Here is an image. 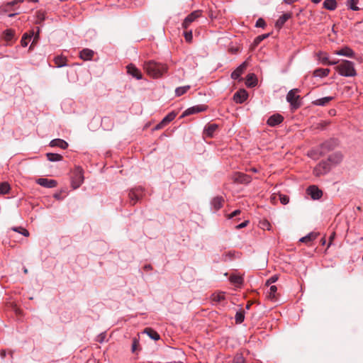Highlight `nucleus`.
<instances>
[{
  "instance_id": "1",
  "label": "nucleus",
  "mask_w": 363,
  "mask_h": 363,
  "mask_svg": "<svg viewBox=\"0 0 363 363\" xmlns=\"http://www.w3.org/2000/svg\"><path fill=\"white\" fill-rule=\"evenodd\" d=\"M144 69L150 76L157 78L161 77L167 69L165 65L157 63L153 61L145 62Z\"/></svg>"
},
{
  "instance_id": "2",
  "label": "nucleus",
  "mask_w": 363,
  "mask_h": 363,
  "mask_svg": "<svg viewBox=\"0 0 363 363\" xmlns=\"http://www.w3.org/2000/svg\"><path fill=\"white\" fill-rule=\"evenodd\" d=\"M335 69L343 77H350L357 75L354 63L349 60H342Z\"/></svg>"
},
{
  "instance_id": "3",
  "label": "nucleus",
  "mask_w": 363,
  "mask_h": 363,
  "mask_svg": "<svg viewBox=\"0 0 363 363\" xmlns=\"http://www.w3.org/2000/svg\"><path fill=\"white\" fill-rule=\"evenodd\" d=\"M299 90L294 89L290 90L286 95V101L291 104L294 108H297L300 106V96L298 95Z\"/></svg>"
},
{
  "instance_id": "4",
  "label": "nucleus",
  "mask_w": 363,
  "mask_h": 363,
  "mask_svg": "<svg viewBox=\"0 0 363 363\" xmlns=\"http://www.w3.org/2000/svg\"><path fill=\"white\" fill-rule=\"evenodd\" d=\"M84 182L83 170L80 167H76L72 179V186L74 189L79 188Z\"/></svg>"
},
{
  "instance_id": "5",
  "label": "nucleus",
  "mask_w": 363,
  "mask_h": 363,
  "mask_svg": "<svg viewBox=\"0 0 363 363\" xmlns=\"http://www.w3.org/2000/svg\"><path fill=\"white\" fill-rule=\"evenodd\" d=\"M330 169V164L328 162H320L313 169V174L315 177H320L327 174Z\"/></svg>"
},
{
  "instance_id": "6",
  "label": "nucleus",
  "mask_w": 363,
  "mask_h": 363,
  "mask_svg": "<svg viewBox=\"0 0 363 363\" xmlns=\"http://www.w3.org/2000/svg\"><path fill=\"white\" fill-rule=\"evenodd\" d=\"M143 190L141 187L133 189L129 192V199L130 203L134 205L138 202L143 196Z\"/></svg>"
},
{
  "instance_id": "7",
  "label": "nucleus",
  "mask_w": 363,
  "mask_h": 363,
  "mask_svg": "<svg viewBox=\"0 0 363 363\" xmlns=\"http://www.w3.org/2000/svg\"><path fill=\"white\" fill-rule=\"evenodd\" d=\"M207 109V106L203 104L196 105L187 108L182 115V117H185L191 114L205 111Z\"/></svg>"
},
{
  "instance_id": "8",
  "label": "nucleus",
  "mask_w": 363,
  "mask_h": 363,
  "mask_svg": "<svg viewBox=\"0 0 363 363\" xmlns=\"http://www.w3.org/2000/svg\"><path fill=\"white\" fill-rule=\"evenodd\" d=\"M200 16V11H194V12H192L186 17L182 24L183 27L186 29L189 26V25L196 18H198Z\"/></svg>"
},
{
  "instance_id": "9",
  "label": "nucleus",
  "mask_w": 363,
  "mask_h": 363,
  "mask_svg": "<svg viewBox=\"0 0 363 363\" xmlns=\"http://www.w3.org/2000/svg\"><path fill=\"white\" fill-rule=\"evenodd\" d=\"M336 145V142L334 140H330L325 141L320 146V155H324L326 154L329 150L334 148V147Z\"/></svg>"
},
{
  "instance_id": "10",
  "label": "nucleus",
  "mask_w": 363,
  "mask_h": 363,
  "mask_svg": "<svg viewBox=\"0 0 363 363\" xmlns=\"http://www.w3.org/2000/svg\"><path fill=\"white\" fill-rule=\"evenodd\" d=\"M233 180L238 183L248 184L251 182V178L245 174L236 172L233 175Z\"/></svg>"
},
{
  "instance_id": "11",
  "label": "nucleus",
  "mask_w": 363,
  "mask_h": 363,
  "mask_svg": "<svg viewBox=\"0 0 363 363\" xmlns=\"http://www.w3.org/2000/svg\"><path fill=\"white\" fill-rule=\"evenodd\" d=\"M36 183L46 188H53L55 187L57 184L56 180L54 179H48L45 178H39L36 180Z\"/></svg>"
},
{
  "instance_id": "12",
  "label": "nucleus",
  "mask_w": 363,
  "mask_h": 363,
  "mask_svg": "<svg viewBox=\"0 0 363 363\" xmlns=\"http://www.w3.org/2000/svg\"><path fill=\"white\" fill-rule=\"evenodd\" d=\"M248 94L245 89H240L234 96L233 99L238 104H242L247 99Z\"/></svg>"
},
{
  "instance_id": "13",
  "label": "nucleus",
  "mask_w": 363,
  "mask_h": 363,
  "mask_svg": "<svg viewBox=\"0 0 363 363\" xmlns=\"http://www.w3.org/2000/svg\"><path fill=\"white\" fill-rule=\"evenodd\" d=\"M307 192L313 199H319L323 195L322 191L315 186H309Z\"/></svg>"
},
{
  "instance_id": "14",
  "label": "nucleus",
  "mask_w": 363,
  "mask_h": 363,
  "mask_svg": "<svg viewBox=\"0 0 363 363\" xmlns=\"http://www.w3.org/2000/svg\"><path fill=\"white\" fill-rule=\"evenodd\" d=\"M127 72L130 75L133 76L137 79H141L143 77L140 71L135 65L132 64L128 65L127 66Z\"/></svg>"
},
{
  "instance_id": "15",
  "label": "nucleus",
  "mask_w": 363,
  "mask_h": 363,
  "mask_svg": "<svg viewBox=\"0 0 363 363\" xmlns=\"http://www.w3.org/2000/svg\"><path fill=\"white\" fill-rule=\"evenodd\" d=\"M283 116L280 114H274L270 116L267 120V124L269 126H275L283 121Z\"/></svg>"
},
{
  "instance_id": "16",
  "label": "nucleus",
  "mask_w": 363,
  "mask_h": 363,
  "mask_svg": "<svg viewBox=\"0 0 363 363\" xmlns=\"http://www.w3.org/2000/svg\"><path fill=\"white\" fill-rule=\"evenodd\" d=\"M335 55L345 56L347 57H354V52L349 47H344L339 50L335 52Z\"/></svg>"
},
{
  "instance_id": "17",
  "label": "nucleus",
  "mask_w": 363,
  "mask_h": 363,
  "mask_svg": "<svg viewBox=\"0 0 363 363\" xmlns=\"http://www.w3.org/2000/svg\"><path fill=\"white\" fill-rule=\"evenodd\" d=\"M247 67V62H244L242 63L235 71H233L231 74V77L233 79H238L243 73L245 69Z\"/></svg>"
},
{
  "instance_id": "18",
  "label": "nucleus",
  "mask_w": 363,
  "mask_h": 363,
  "mask_svg": "<svg viewBox=\"0 0 363 363\" xmlns=\"http://www.w3.org/2000/svg\"><path fill=\"white\" fill-rule=\"evenodd\" d=\"M291 17V13H286L281 16L278 20L276 21L275 26L276 28L280 29L284 24Z\"/></svg>"
},
{
  "instance_id": "19",
  "label": "nucleus",
  "mask_w": 363,
  "mask_h": 363,
  "mask_svg": "<svg viewBox=\"0 0 363 363\" xmlns=\"http://www.w3.org/2000/svg\"><path fill=\"white\" fill-rule=\"evenodd\" d=\"M50 145L51 147H59L63 150H65L68 147V144L66 141L59 138L51 140Z\"/></svg>"
},
{
  "instance_id": "20",
  "label": "nucleus",
  "mask_w": 363,
  "mask_h": 363,
  "mask_svg": "<svg viewBox=\"0 0 363 363\" xmlns=\"http://www.w3.org/2000/svg\"><path fill=\"white\" fill-rule=\"evenodd\" d=\"M217 128L218 125L215 123L208 124L204 128V134L208 137H212Z\"/></svg>"
},
{
  "instance_id": "21",
  "label": "nucleus",
  "mask_w": 363,
  "mask_h": 363,
  "mask_svg": "<svg viewBox=\"0 0 363 363\" xmlns=\"http://www.w3.org/2000/svg\"><path fill=\"white\" fill-rule=\"evenodd\" d=\"M94 55V51L89 49H84L80 52L79 56L84 60H89Z\"/></svg>"
},
{
  "instance_id": "22",
  "label": "nucleus",
  "mask_w": 363,
  "mask_h": 363,
  "mask_svg": "<svg viewBox=\"0 0 363 363\" xmlns=\"http://www.w3.org/2000/svg\"><path fill=\"white\" fill-rule=\"evenodd\" d=\"M333 99V96H326L320 99H318L313 101V104L315 106H325Z\"/></svg>"
},
{
  "instance_id": "23",
  "label": "nucleus",
  "mask_w": 363,
  "mask_h": 363,
  "mask_svg": "<svg viewBox=\"0 0 363 363\" xmlns=\"http://www.w3.org/2000/svg\"><path fill=\"white\" fill-rule=\"evenodd\" d=\"M223 203V199L220 196L215 197L211 201V205L216 211L220 209L222 207Z\"/></svg>"
},
{
  "instance_id": "24",
  "label": "nucleus",
  "mask_w": 363,
  "mask_h": 363,
  "mask_svg": "<svg viewBox=\"0 0 363 363\" xmlns=\"http://www.w3.org/2000/svg\"><path fill=\"white\" fill-rule=\"evenodd\" d=\"M143 333H146L151 339L154 340H158L160 339V335L152 328H145L143 331Z\"/></svg>"
},
{
  "instance_id": "25",
  "label": "nucleus",
  "mask_w": 363,
  "mask_h": 363,
  "mask_svg": "<svg viewBox=\"0 0 363 363\" xmlns=\"http://www.w3.org/2000/svg\"><path fill=\"white\" fill-rule=\"evenodd\" d=\"M342 156L340 152H335L329 157V163L338 164L341 162Z\"/></svg>"
},
{
  "instance_id": "26",
  "label": "nucleus",
  "mask_w": 363,
  "mask_h": 363,
  "mask_svg": "<svg viewBox=\"0 0 363 363\" xmlns=\"http://www.w3.org/2000/svg\"><path fill=\"white\" fill-rule=\"evenodd\" d=\"M247 86L253 87L257 84V78L254 74H249L247 76V79L245 82Z\"/></svg>"
},
{
  "instance_id": "27",
  "label": "nucleus",
  "mask_w": 363,
  "mask_h": 363,
  "mask_svg": "<svg viewBox=\"0 0 363 363\" xmlns=\"http://www.w3.org/2000/svg\"><path fill=\"white\" fill-rule=\"evenodd\" d=\"M54 61L57 67H62L67 65V58L62 55L55 57Z\"/></svg>"
},
{
  "instance_id": "28",
  "label": "nucleus",
  "mask_w": 363,
  "mask_h": 363,
  "mask_svg": "<svg viewBox=\"0 0 363 363\" xmlns=\"http://www.w3.org/2000/svg\"><path fill=\"white\" fill-rule=\"evenodd\" d=\"M330 73L329 69H322L318 68L314 70L313 72V76L314 77H327Z\"/></svg>"
},
{
  "instance_id": "29",
  "label": "nucleus",
  "mask_w": 363,
  "mask_h": 363,
  "mask_svg": "<svg viewBox=\"0 0 363 363\" xmlns=\"http://www.w3.org/2000/svg\"><path fill=\"white\" fill-rule=\"evenodd\" d=\"M323 6L328 10L333 11L337 7V3L335 0H325L323 2Z\"/></svg>"
},
{
  "instance_id": "30",
  "label": "nucleus",
  "mask_w": 363,
  "mask_h": 363,
  "mask_svg": "<svg viewBox=\"0 0 363 363\" xmlns=\"http://www.w3.org/2000/svg\"><path fill=\"white\" fill-rule=\"evenodd\" d=\"M211 301L215 303H220L225 299V295L223 292L214 293L211 295Z\"/></svg>"
},
{
  "instance_id": "31",
  "label": "nucleus",
  "mask_w": 363,
  "mask_h": 363,
  "mask_svg": "<svg viewBox=\"0 0 363 363\" xmlns=\"http://www.w3.org/2000/svg\"><path fill=\"white\" fill-rule=\"evenodd\" d=\"M359 4V0H347L346 5L348 7V9L352 10V11H359V8L357 6Z\"/></svg>"
},
{
  "instance_id": "32",
  "label": "nucleus",
  "mask_w": 363,
  "mask_h": 363,
  "mask_svg": "<svg viewBox=\"0 0 363 363\" xmlns=\"http://www.w3.org/2000/svg\"><path fill=\"white\" fill-rule=\"evenodd\" d=\"M320 147L316 149H313L310 150L307 155L309 157L312 158L313 160H318L321 155H320Z\"/></svg>"
},
{
  "instance_id": "33",
  "label": "nucleus",
  "mask_w": 363,
  "mask_h": 363,
  "mask_svg": "<svg viewBox=\"0 0 363 363\" xmlns=\"http://www.w3.org/2000/svg\"><path fill=\"white\" fill-rule=\"evenodd\" d=\"M47 158L50 162H57L62 159V155L56 153H47Z\"/></svg>"
},
{
  "instance_id": "34",
  "label": "nucleus",
  "mask_w": 363,
  "mask_h": 363,
  "mask_svg": "<svg viewBox=\"0 0 363 363\" xmlns=\"http://www.w3.org/2000/svg\"><path fill=\"white\" fill-rule=\"evenodd\" d=\"M13 36L14 31L11 29L6 30L4 32V39L7 42L11 41L13 39Z\"/></svg>"
},
{
  "instance_id": "35",
  "label": "nucleus",
  "mask_w": 363,
  "mask_h": 363,
  "mask_svg": "<svg viewBox=\"0 0 363 363\" xmlns=\"http://www.w3.org/2000/svg\"><path fill=\"white\" fill-rule=\"evenodd\" d=\"M176 117V113L174 112H171L168 115H167L162 120V123L164 125L168 124L169 122L173 121L174 118Z\"/></svg>"
},
{
  "instance_id": "36",
  "label": "nucleus",
  "mask_w": 363,
  "mask_h": 363,
  "mask_svg": "<svg viewBox=\"0 0 363 363\" xmlns=\"http://www.w3.org/2000/svg\"><path fill=\"white\" fill-rule=\"evenodd\" d=\"M11 230L14 232H17V233L24 235L25 237H28L30 235L29 232L23 227H13L11 228Z\"/></svg>"
},
{
  "instance_id": "37",
  "label": "nucleus",
  "mask_w": 363,
  "mask_h": 363,
  "mask_svg": "<svg viewBox=\"0 0 363 363\" xmlns=\"http://www.w3.org/2000/svg\"><path fill=\"white\" fill-rule=\"evenodd\" d=\"M190 89L189 86H180L176 89L175 94L177 96H180L185 94Z\"/></svg>"
},
{
  "instance_id": "38",
  "label": "nucleus",
  "mask_w": 363,
  "mask_h": 363,
  "mask_svg": "<svg viewBox=\"0 0 363 363\" xmlns=\"http://www.w3.org/2000/svg\"><path fill=\"white\" fill-rule=\"evenodd\" d=\"M230 280L232 283L235 285H240L242 282V278L240 276L232 275L230 277Z\"/></svg>"
},
{
  "instance_id": "39",
  "label": "nucleus",
  "mask_w": 363,
  "mask_h": 363,
  "mask_svg": "<svg viewBox=\"0 0 363 363\" xmlns=\"http://www.w3.org/2000/svg\"><path fill=\"white\" fill-rule=\"evenodd\" d=\"M318 60H320L324 65H327L329 61V58H328V55L323 52L318 53Z\"/></svg>"
},
{
  "instance_id": "40",
  "label": "nucleus",
  "mask_w": 363,
  "mask_h": 363,
  "mask_svg": "<svg viewBox=\"0 0 363 363\" xmlns=\"http://www.w3.org/2000/svg\"><path fill=\"white\" fill-rule=\"evenodd\" d=\"M10 186L7 183H2L0 184V194H5L9 192Z\"/></svg>"
},
{
  "instance_id": "41",
  "label": "nucleus",
  "mask_w": 363,
  "mask_h": 363,
  "mask_svg": "<svg viewBox=\"0 0 363 363\" xmlns=\"http://www.w3.org/2000/svg\"><path fill=\"white\" fill-rule=\"evenodd\" d=\"M277 291V288L276 286H271L269 288L268 297L270 299H274L276 298V292Z\"/></svg>"
},
{
  "instance_id": "42",
  "label": "nucleus",
  "mask_w": 363,
  "mask_h": 363,
  "mask_svg": "<svg viewBox=\"0 0 363 363\" xmlns=\"http://www.w3.org/2000/svg\"><path fill=\"white\" fill-rule=\"evenodd\" d=\"M235 318L236 323H241L245 319L244 313L242 311H238Z\"/></svg>"
},
{
  "instance_id": "43",
  "label": "nucleus",
  "mask_w": 363,
  "mask_h": 363,
  "mask_svg": "<svg viewBox=\"0 0 363 363\" xmlns=\"http://www.w3.org/2000/svg\"><path fill=\"white\" fill-rule=\"evenodd\" d=\"M316 235L313 233H310L308 235L303 237L300 239L301 242H306L308 241H311L315 238Z\"/></svg>"
},
{
  "instance_id": "44",
  "label": "nucleus",
  "mask_w": 363,
  "mask_h": 363,
  "mask_svg": "<svg viewBox=\"0 0 363 363\" xmlns=\"http://www.w3.org/2000/svg\"><path fill=\"white\" fill-rule=\"evenodd\" d=\"M31 36L30 35H28V34H24L22 39H21V45L23 47H26L28 45V39H30Z\"/></svg>"
},
{
  "instance_id": "45",
  "label": "nucleus",
  "mask_w": 363,
  "mask_h": 363,
  "mask_svg": "<svg viewBox=\"0 0 363 363\" xmlns=\"http://www.w3.org/2000/svg\"><path fill=\"white\" fill-rule=\"evenodd\" d=\"M280 201L282 204H286L289 201V199L287 196L285 195H280L279 196Z\"/></svg>"
},
{
  "instance_id": "46",
  "label": "nucleus",
  "mask_w": 363,
  "mask_h": 363,
  "mask_svg": "<svg viewBox=\"0 0 363 363\" xmlns=\"http://www.w3.org/2000/svg\"><path fill=\"white\" fill-rule=\"evenodd\" d=\"M139 345V341L137 338H134L133 339V344H132V352H135V350H137V347Z\"/></svg>"
},
{
  "instance_id": "47",
  "label": "nucleus",
  "mask_w": 363,
  "mask_h": 363,
  "mask_svg": "<svg viewBox=\"0 0 363 363\" xmlns=\"http://www.w3.org/2000/svg\"><path fill=\"white\" fill-rule=\"evenodd\" d=\"M256 27L264 28L265 26V22L262 18H259L256 22Z\"/></svg>"
},
{
  "instance_id": "48",
  "label": "nucleus",
  "mask_w": 363,
  "mask_h": 363,
  "mask_svg": "<svg viewBox=\"0 0 363 363\" xmlns=\"http://www.w3.org/2000/svg\"><path fill=\"white\" fill-rule=\"evenodd\" d=\"M106 333H102L99 334L96 337V341H98L101 343L103 342L106 339Z\"/></svg>"
},
{
  "instance_id": "49",
  "label": "nucleus",
  "mask_w": 363,
  "mask_h": 363,
  "mask_svg": "<svg viewBox=\"0 0 363 363\" xmlns=\"http://www.w3.org/2000/svg\"><path fill=\"white\" fill-rule=\"evenodd\" d=\"M185 39L187 42H191L192 39V33L191 31L186 32L184 33Z\"/></svg>"
},
{
  "instance_id": "50",
  "label": "nucleus",
  "mask_w": 363,
  "mask_h": 363,
  "mask_svg": "<svg viewBox=\"0 0 363 363\" xmlns=\"http://www.w3.org/2000/svg\"><path fill=\"white\" fill-rule=\"evenodd\" d=\"M278 279V277L274 275V276H272V277H270L267 281V284H272V283H274L277 281Z\"/></svg>"
},
{
  "instance_id": "51",
  "label": "nucleus",
  "mask_w": 363,
  "mask_h": 363,
  "mask_svg": "<svg viewBox=\"0 0 363 363\" xmlns=\"http://www.w3.org/2000/svg\"><path fill=\"white\" fill-rule=\"evenodd\" d=\"M235 363H244V358L241 355H237L235 357Z\"/></svg>"
},
{
  "instance_id": "52",
  "label": "nucleus",
  "mask_w": 363,
  "mask_h": 363,
  "mask_svg": "<svg viewBox=\"0 0 363 363\" xmlns=\"http://www.w3.org/2000/svg\"><path fill=\"white\" fill-rule=\"evenodd\" d=\"M249 221L248 220H245L244 222L241 223L240 224L236 225V228L237 229H241L242 228H245L247 225Z\"/></svg>"
},
{
  "instance_id": "53",
  "label": "nucleus",
  "mask_w": 363,
  "mask_h": 363,
  "mask_svg": "<svg viewBox=\"0 0 363 363\" xmlns=\"http://www.w3.org/2000/svg\"><path fill=\"white\" fill-rule=\"evenodd\" d=\"M269 36V34H264V35H259L257 38H256V43H259L261 42L262 40H263L264 39H265L267 37Z\"/></svg>"
},
{
  "instance_id": "54",
  "label": "nucleus",
  "mask_w": 363,
  "mask_h": 363,
  "mask_svg": "<svg viewBox=\"0 0 363 363\" xmlns=\"http://www.w3.org/2000/svg\"><path fill=\"white\" fill-rule=\"evenodd\" d=\"M240 213V210H235L228 216V218H233Z\"/></svg>"
},
{
  "instance_id": "55",
  "label": "nucleus",
  "mask_w": 363,
  "mask_h": 363,
  "mask_svg": "<svg viewBox=\"0 0 363 363\" xmlns=\"http://www.w3.org/2000/svg\"><path fill=\"white\" fill-rule=\"evenodd\" d=\"M38 20L37 21L38 23H39L40 21H43L45 19V14L43 13H39L38 14Z\"/></svg>"
},
{
  "instance_id": "56",
  "label": "nucleus",
  "mask_w": 363,
  "mask_h": 363,
  "mask_svg": "<svg viewBox=\"0 0 363 363\" xmlns=\"http://www.w3.org/2000/svg\"><path fill=\"white\" fill-rule=\"evenodd\" d=\"M165 125H164V123H162V121H161L160 123H158L155 128H154L155 130H160L161 128H162L163 127H164Z\"/></svg>"
},
{
  "instance_id": "57",
  "label": "nucleus",
  "mask_w": 363,
  "mask_h": 363,
  "mask_svg": "<svg viewBox=\"0 0 363 363\" xmlns=\"http://www.w3.org/2000/svg\"><path fill=\"white\" fill-rule=\"evenodd\" d=\"M337 61H335V60H330L328 61V64L327 65H336L337 64Z\"/></svg>"
},
{
  "instance_id": "58",
  "label": "nucleus",
  "mask_w": 363,
  "mask_h": 363,
  "mask_svg": "<svg viewBox=\"0 0 363 363\" xmlns=\"http://www.w3.org/2000/svg\"><path fill=\"white\" fill-rule=\"evenodd\" d=\"M0 355L2 358H4L5 356H6V351L5 350H1V352H0Z\"/></svg>"
},
{
  "instance_id": "59",
  "label": "nucleus",
  "mask_w": 363,
  "mask_h": 363,
  "mask_svg": "<svg viewBox=\"0 0 363 363\" xmlns=\"http://www.w3.org/2000/svg\"><path fill=\"white\" fill-rule=\"evenodd\" d=\"M54 197H55L56 199H58V200L61 199L60 194H55L54 195Z\"/></svg>"
},
{
  "instance_id": "60",
  "label": "nucleus",
  "mask_w": 363,
  "mask_h": 363,
  "mask_svg": "<svg viewBox=\"0 0 363 363\" xmlns=\"http://www.w3.org/2000/svg\"><path fill=\"white\" fill-rule=\"evenodd\" d=\"M16 4H17V2L16 1V0H13V1H11V2H9L8 4L10 5V6H13V5Z\"/></svg>"
},
{
  "instance_id": "61",
  "label": "nucleus",
  "mask_w": 363,
  "mask_h": 363,
  "mask_svg": "<svg viewBox=\"0 0 363 363\" xmlns=\"http://www.w3.org/2000/svg\"><path fill=\"white\" fill-rule=\"evenodd\" d=\"M330 122L329 121H324L323 123H321L323 125V126H325L327 125L328 124H329Z\"/></svg>"
},
{
  "instance_id": "62",
  "label": "nucleus",
  "mask_w": 363,
  "mask_h": 363,
  "mask_svg": "<svg viewBox=\"0 0 363 363\" xmlns=\"http://www.w3.org/2000/svg\"><path fill=\"white\" fill-rule=\"evenodd\" d=\"M313 3L314 4H318L321 1V0H311Z\"/></svg>"
},
{
  "instance_id": "63",
  "label": "nucleus",
  "mask_w": 363,
  "mask_h": 363,
  "mask_svg": "<svg viewBox=\"0 0 363 363\" xmlns=\"http://www.w3.org/2000/svg\"><path fill=\"white\" fill-rule=\"evenodd\" d=\"M284 1L288 4H290L292 2L291 0H284Z\"/></svg>"
},
{
  "instance_id": "64",
  "label": "nucleus",
  "mask_w": 363,
  "mask_h": 363,
  "mask_svg": "<svg viewBox=\"0 0 363 363\" xmlns=\"http://www.w3.org/2000/svg\"><path fill=\"white\" fill-rule=\"evenodd\" d=\"M334 236H335V234L333 233L330 237V242H331L332 240L334 238Z\"/></svg>"
}]
</instances>
